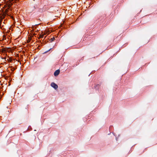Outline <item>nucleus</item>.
<instances>
[{"mask_svg": "<svg viewBox=\"0 0 157 157\" xmlns=\"http://www.w3.org/2000/svg\"><path fill=\"white\" fill-rule=\"evenodd\" d=\"M60 71L59 70H57L55 71L54 73V75L55 76H57L59 74Z\"/></svg>", "mask_w": 157, "mask_h": 157, "instance_id": "2", "label": "nucleus"}, {"mask_svg": "<svg viewBox=\"0 0 157 157\" xmlns=\"http://www.w3.org/2000/svg\"><path fill=\"white\" fill-rule=\"evenodd\" d=\"M30 42V40H28V42Z\"/></svg>", "mask_w": 157, "mask_h": 157, "instance_id": "10", "label": "nucleus"}, {"mask_svg": "<svg viewBox=\"0 0 157 157\" xmlns=\"http://www.w3.org/2000/svg\"><path fill=\"white\" fill-rule=\"evenodd\" d=\"M55 39V38L54 37H53L52 38H51L50 40L51 42H52Z\"/></svg>", "mask_w": 157, "mask_h": 157, "instance_id": "3", "label": "nucleus"}, {"mask_svg": "<svg viewBox=\"0 0 157 157\" xmlns=\"http://www.w3.org/2000/svg\"><path fill=\"white\" fill-rule=\"evenodd\" d=\"M43 36H44V35H40V36L39 38H43Z\"/></svg>", "mask_w": 157, "mask_h": 157, "instance_id": "4", "label": "nucleus"}, {"mask_svg": "<svg viewBox=\"0 0 157 157\" xmlns=\"http://www.w3.org/2000/svg\"><path fill=\"white\" fill-rule=\"evenodd\" d=\"M12 61V59H10V61L11 62Z\"/></svg>", "mask_w": 157, "mask_h": 157, "instance_id": "9", "label": "nucleus"}, {"mask_svg": "<svg viewBox=\"0 0 157 157\" xmlns=\"http://www.w3.org/2000/svg\"><path fill=\"white\" fill-rule=\"evenodd\" d=\"M6 112H7L8 113L9 112V110H6Z\"/></svg>", "mask_w": 157, "mask_h": 157, "instance_id": "7", "label": "nucleus"}, {"mask_svg": "<svg viewBox=\"0 0 157 157\" xmlns=\"http://www.w3.org/2000/svg\"><path fill=\"white\" fill-rule=\"evenodd\" d=\"M51 49V48L50 49H49L47 51H46V52H44V53H46L47 52H48Z\"/></svg>", "mask_w": 157, "mask_h": 157, "instance_id": "5", "label": "nucleus"}, {"mask_svg": "<svg viewBox=\"0 0 157 157\" xmlns=\"http://www.w3.org/2000/svg\"><path fill=\"white\" fill-rule=\"evenodd\" d=\"M6 109H8V107H6Z\"/></svg>", "mask_w": 157, "mask_h": 157, "instance_id": "8", "label": "nucleus"}, {"mask_svg": "<svg viewBox=\"0 0 157 157\" xmlns=\"http://www.w3.org/2000/svg\"><path fill=\"white\" fill-rule=\"evenodd\" d=\"M11 6V4H9V7H10Z\"/></svg>", "mask_w": 157, "mask_h": 157, "instance_id": "6", "label": "nucleus"}, {"mask_svg": "<svg viewBox=\"0 0 157 157\" xmlns=\"http://www.w3.org/2000/svg\"><path fill=\"white\" fill-rule=\"evenodd\" d=\"M51 85L52 87L54 88L55 89H57L58 87L57 85L54 82H52L51 83Z\"/></svg>", "mask_w": 157, "mask_h": 157, "instance_id": "1", "label": "nucleus"}]
</instances>
